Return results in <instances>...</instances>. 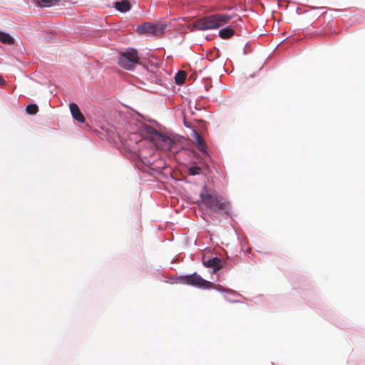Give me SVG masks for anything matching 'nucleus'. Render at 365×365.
<instances>
[{
  "label": "nucleus",
  "mask_w": 365,
  "mask_h": 365,
  "mask_svg": "<svg viewBox=\"0 0 365 365\" xmlns=\"http://www.w3.org/2000/svg\"><path fill=\"white\" fill-rule=\"evenodd\" d=\"M231 16L227 14H215L199 19L195 22V26L199 30H208L219 28L227 24Z\"/></svg>",
  "instance_id": "3"
},
{
  "label": "nucleus",
  "mask_w": 365,
  "mask_h": 365,
  "mask_svg": "<svg viewBox=\"0 0 365 365\" xmlns=\"http://www.w3.org/2000/svg\"><path fill=\"white\" fill-rule=\"evenodd\" d=\"M179 145L173 137L166 135L161 132V152L170 151L175 154L178 151Z\"/></svg>",
  "instance_id": "7"
},
{
  "label": "nucleus",
  "mask_w": 365,
  "mask_h": 365,
  "mask_svg": "<svg viewBox=\"0 0 365 365\" xmlns=\"http://www.w3.org/2000/svg\"><path fill=\"white\" fill-rule=\"evenodd\" d=\"M182 281L189 285L202 289H215L219 291H225V289H224L221 285L215 284L211 282L207 281L197 273L183 276L182 277Z\"/></svg>",
  "instance_id": "4"
},
{
  "label": "nucleus",
  "mask_w": 365,
  "mask_h": 365,
  "mask_svg": "<svg viewBox=\"0 0 365 365\" xmlns=\"http://www.w3.org/2000/svg\"><path fill=\"white\" fill-rule=\"evenodd\" d=\"M0 41L4 44L11 45L14 43V38L9 33L0 31Z\"/></svg>",
  "instance_id": "11"
},
{
  "label": "nucleus",
  "mask_w": 365,
  "mask_h": 365,
  "mask_svg": "<svg viewBox=\"0 0 365 365\" xmlns=\"http://www.w3.org/2000/svg\"><path fill=\"white\" fill-rule=\"evenodd\" d=\"M186 76L187 75L185 71H179L175 76V83L178 85L182 84L185 81Z\"/></svg>",
  "instance_id": "14"
},
{
  "label": "nucleus",
  "mask_w": 365,
  "mask_h": 365,
  "mask_svg": "<svg viewBox=\"0 0 365 365\" xmlns=\"http://www.w3.org/2000/svg\"><path fill=\"white\" fill-rule=\"evenodd\" d=\"M166 29V26L161 24V27H160V29H161V31H163V30H165Z\"/></svg>",
  "instance_id": "21"
},
{
  "label": "nucleus",
  "mask_w": 365,
  "mask_h": 365,
  "mask_svg": "<svg viewBox=\"0 0 365 365\" xmlns=\"http://www.w3.org/2000/svg\"><path fill=\"white\" fill-rule=\"evenodd\" d=\"M235 31L231 28H225L219 31V36L223 39H227L233 36Z\"/></svg>",
  "instance_id": "13"
},
{
  "label": "nucleus",
  "mask_w": 365,
  "mask_h": 365,
  "mask_svg": "<svg viewBox=\"0 0 365 365\" xmlns=\"http://www.w3.org/2000/svg\"><path fill=\"white\" fill-rule=\"evenodd\" d=\"M139 58L135 49L130 48L122 52L118 57V64L123 68L130 70L138 63Z\"/></svg>",
  "instance_id": "5"
},
{
  "label": "nucleus",
  "mask_w": 365,
  "mask_h": 365,
  "mask_svg": "<svg viewBox=\"0 0 365 365\" xmlns=\"http://www.w3.org/2000/svg\"><path fill=\"white\" fill-rule=\"evenodd\" d=\"M69 108L71 115L74 119H76L77 121L80 123H83L85 121L84 116L83 115V114L79 110L78 106L76 103H70Z\"/></svg>",
  "instance_id": "9"
},
{
  "label": "nucleus",
  "mask_w": 365,
  "mask_h": 365,
  "mask_svg": "<svg viewBox=\"0 0 365 365\" xmlns=\"http://www.w3.org/2000/svg\"><path fill=\"white\" fill-rule=\"evenodd\" d=\"M5 83L4 80L3 79L2 76L0 75V86L4 85Z\"/></svg>",
  "instance_id": "19"
},
{
  "label": "nucleus",
  "mask_w": 365,
  "mask_h": 365,
  "mask_svg": "<svg viewBox=\"0 0 365 365\" xmlns=\"http://www.w3.org/2000/svg\"><path fill=\"white\" fill-rule=\"evenodd\" d=\"M201 169L198 167H192L190 169V172L192 175H197L200 174Z\"/></svg>",
  "instance_id": "18"
},
{
  "label": "nucleus",
  "mask_w": 365,
  "mask_h": 365,
  "mask_svg": "<svg viewBox=\"0 0 365 365\" xmlns=\"http://www.w3.org/2000/svg\"><path fill=\"white\" fill-rule=\"evenodd\" d=\"M26 110L28 114L34 115L38 112V108L36 104H30L26 107Z\"/></svg>",
  "instance_id": "17"
},
{
  "label": "nucleus",
  "mask_w": 365,
  "mask_h": 365,
  "mask_svg": "<svg viewBox=\"0 0 365 365\" xmlns=\"http://www.w3.org/2000/svg\"><path fill=\"white\" fill-rule=\"evenodd\" d=\"M147 140L151 146L157 151L158 150V144L160 142V133L150 125L142 124L138 128V133H132L129 136V145L132 146L133 142L138 143L142 140Z\"/></svg>",
  "instance_id": "2"
},
{
  "label": "nucleus",
  "mask_w": 365,
  "mask_h": 365,
  "mask_svg": "<svg viewBox=\"0 0 365 365\" xmlns=\"http://www.w3.org/2000/svg\"><path fill=\"white\" fill-rule=\"evenodd\" d=\"M184 125L186 126V127H188L190 128V125L187 123V120H185V118H184Z\"/></svg>",
  "instance_id": "20"
},
{
  "label": "nucleus",
  "mask_w": 365,
  "mask_h": 365,
  "mask_svg": "<svg viewBox=\"0 0 365 365\" xmlns=\"http://www.w3.org/2000/svg\"><path fill=\"white\" fill-rule=\"evenodd\" d=\"M115 7L120 12H126L130 10V4L127 0L116 1L115 3Z\"/></svg>",
  "instance_id": "12"
},
{
  "label": "nucleus",
  "mask_w": 365,
  "mask_h": 365,
  "mask_svg": "<svg viewBox=\"0 0 365 365\" xmlns=\"http://www.w3.org/2000/svg\"><path fill=\"white\" fill-rule=\"evenodd\" d=\"M159 61L157 58L154 57L153 56H151L149 59L147 64V69L153 73H158L159 71Z\"/></svg>",
  "instance_id": "10"
},
{
  "label": "nucleus",
  "mask_w": 365,
  "mask_h": 365,
  "mask_svg": "<svg viewBox=\"0 0 365 365\" xmlns=\"http://www.w3.org/2000/svg\"><path fill=\"white\" fill-rule=\"evenodd\" d=\"M201 202L210 210L220 214L227 213L230 203L215 191L204 187L200 193Z\"/></svg>",
  "instance_id": "1"
},
{
  "label": "nucleus",
  "mask_w": 365,
  "mask_h": 365,
  "mask_svg": "<svg viewBox=\"0 0 365 365\" xmlns=\"http://www.w3.org/2000/svg\"><path fill=\"white\" fill-rule=\"evenodd\" d=\"M136 33L140 36L153 37L158 34L159 27L157 24L152 22H145L137 26L135 29Z\"/></svg>",
  "instance_id": "6"
},
{
  "label": "nucleus",
  "mask_w": 365,
  "mask_h": 365,
  "mask_svg": "<svg viewBox=\"0 0 365 365\" xmlns=\"http://www.w3.org/2000/svg\"><path fill=\"white\" fill-rule=\"evenodd\" d=\"M225 264V261L218 257H212L207 261L203 262V264L206 267L213 269V273H216L218 270L222 269Z\"/></svg>",
  "instance_id": "8"
},
{
  "label": "nucleus",
  "mask_w": 365,
  "mask_h": 365,
  "mask_svg": "<svg viewBox=\"0 0 365 365\" xmlns=\"http://www.w3.org/2000/svg\"><path fill=\"white\" fill-rule=\"evenodd\" d=\"M150 165L148 166V173H150V175H153L154 178H158V175H160V171L158 170V168L157 166H155L153 163H150Z\"/></svg>",
  "instance_id": "15"
},
{
  "label": "nucleus",
  "mask_w": 365,
  "mask_h": 365,
  "mask_svg": "<svg viewBox=\"0 0 365 365\" xmlns=\"http://www.w3.org/2000/svg\"><path fill=\"white\" fill-rule=\"evenodd\" d=\"M194 133L195 135V138H196V141H197V146L198 150L201 152H205V144H204V142H203L202 139L201 138L200 135L195 130H194Z\"/></svg>",
  "instance_id": "16"
}]
</instances>
